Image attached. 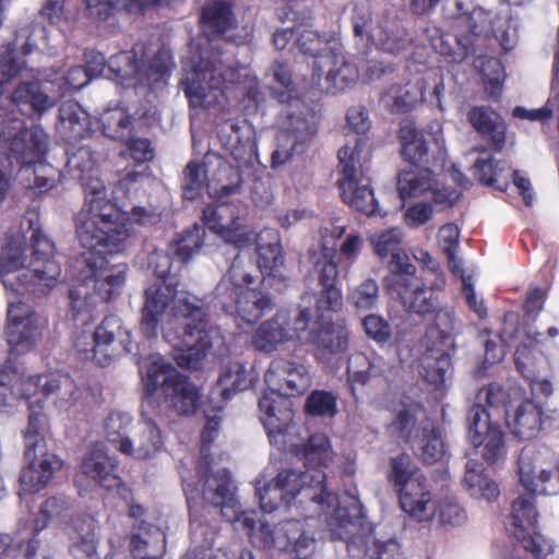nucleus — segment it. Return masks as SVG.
I'll return each mask as SVG.
<instances>
[{
    "mask_svg": "<svg viewBox=\"0 0 559 559\" xmlns=\"http://www.w3.org/2000/svg\"><path fill=\"white\" fill-rule=\"evenodd\" d=\"M317 313L307 342L313 344L322 355L344 353L348 347L349 331L343 320H326V313Z\"/></svg>",
    "mask_w": 559,
    "mask_h": 559,
    "instance_id": "nucleus-23",
    "label": "nucleus"
},
{
    "mask_svg": "<svg viewBox=\"0 0 559 559\" xmlns=\"http://www.w3.org/2000/svg\"><path fill=\"white\" fill-rule=\"evenodd\" d=\"M280 131L277 147L271 156L272 167L286 164L295 154L304 153L319 129L317 105L309 104L302 98L280 104Z\"/></svg>",
    "mask_w": 559,
    "mask_h": 559,
    "instance_id": "nucleus-6",
    "label": "nucleus"
},
{
    "mask_svg": "<svg viewBox=\"0 0 559 559\" xmlns=\"http://www.w3.org/2000/svg\"><path fill=\"white\" fill-rule=\"evenodd\" d=\"M296 46L302 55L311 56L313 61L312 80L320 82L324 68L336 61V55L329 48L328 43L317 32L302 25L297 26Z\"/></svg>",
    "mask_w": 559,
    "mask_h": 559,
    "instance_id": "nucleus-31",
    "label": "nucleus"
},
{
    "mask_svg": "<svg viewBox=\"0 0 559 559\" xmlns=\"http://www.w3.org/2000/svg\"><path fill=\"white\" fill-rule=\"evenodd\" d=\"M381 100L393 115L413 110L419 102V91L409 83L392 84L381 95Z\"/></svg>",
    "mask_w": 559,
    "mask_h": 559,
    "instance_id": "nucleus-45",
    "label": "nucleus"
},
{
    "mask_svg": "<svg viewBox=\"0 0 559 559\" xmlns=\"http://www.w3.org/2000/svg\"><path fill=\"white\" fill-rule=\"evenodd\" d=\"M148 266L154 278L144 289L141 332L147 340L155 338L164 313L174 302L164 338L182 353L177 357L179 366L197 369L212 347L207 309L194 296L177 298L180 276L171 272L173 257L169 253L152 252Z\"/></svg>",
    "mask_w": 559,
    "mask_h": 559,
    "instance_id": "nucleus-2",
    "label": "nucleus"
},
{
    "mask_svg": "<svg viewBox=\"0 0 559 559\" xmlns=\"http://www.w3.org/2000/svg\"><path fill=\"white\" fill-rule=\"evenodd\" d=\"M190 108H210L213 99L223 95L226 86L224 64L219 53L210 57L201 56L180 82Z\"/></svg>",
    "mask_w": 559,
    "mask_h": 559,
    "instance_id": "nucleus-13",
    "label": "nucleus"
},
{
    "mask_svg": "<svg viewBox=\"0 0 559 559\" xmlns=\"http://www.w3.org/2000/svg\"><path fill=\"white\" fill-rule=\"evenodd\" d=\"M170 63V57L165 51L158 50L148 62H145L138 57L134 49H131L110 56L107 67L114 79L123 85L153 87L169 75Z\"/></svg>",
    "mask_w": 559,
    "mask_h": 559,
    "instance_id": "nucleus-12",
    "label": "nucleus"
},
{
    "mask_svg": "<svg viewBox=\"0 0 559 559\" xmlns=\"http://www.w3.org/2000/svg\"><path fill=\"white\" fill-rule=\"evenodd\" d=\"M48 150V136L38 127L23 128L11 140L3 152L12 167L23 168L41 164Z\"/></svg>",
    "mask_w": 559,
    "mask_h": 559,
    "instance_id": "nucleus-20",
    "label": "nucleus"
},
{
    "mask_svg": "<svg viewBox=\"0 0 559 559\" xmlns=\"http://www.w3.org/2000/svg\"><path fill=\"white\" fill-rule=\"evenodd\" d=\"M202 498L205 503L218 508L222 518L233 522L240 514L230 473L223 468L205 476L202 484Z\"/></svg>",
    "mask_w": 559,
    "mask_h": 559,
    "instance_id": "nucleus-21",
    "label": "nucleus"
},
{
    "mask_svg": "<svg viewBox=\"0 0 559 559\" xmlns=\"http://www.w3.org/2000/svg\"><path fill=\"white\" fill-rule=\"evenodd\" d=\"M57 130L66 143L79 142L91 132L88 114L74 100H68L59 107Z\"/></svg>",
    "mask_w": 559,
    "mask_h": 559,
    "instance_id": "nucleus-33",
    "label": "nucleus"
},
{
    "mask_svg": "<svg viewBox=\"0 0 559 559\" xmlns=\"http://www.w3.org/2000/svg\"><path fill=\"white\" fill-rule=\"evenodd\" d=\"M257 264L262 276L283 278L284 255L280 243L258 245Z\"/></svg>",
    "mask_w": 559,
    "mask_h": 559,
    "instance_id": "nucleus-59",
    "label": "nucleus"
},
{
    "mask_svg": "<svg viewBox=\"0 0 559 559\" xmlns=\"http://www.w3.org/2000/svg\"><path fill=\"white\" fill-rule=\"evenodd\" d=\"M162 431L153 419H144L139 435L132 440V452L124 453L138 460H148L163 448Z\"/></svg>",
    "mask_w": 559,
    "mask_h": 559,
    "instance_id": "nucleus-41",
    "label": "nucleus"
},
{
    "mask_svg": "<svg viewBox=\"0 0 559 559\" xmlns=\"http://www.w3.org/2000/svg\"><path fill=\"white\" fill-rule=\"evenodd\" d=\"M419 167V170H403L399 174L397 190L403 200L418 197L430 189L432 167Z\"/></svg>",
    "mask_w": 559,
    "mask_h": 559,
    "instance_id": "nucleus-47",
    "label": "nucleus"
},
{
    "mask_svg": "<svg viewBox=\"0 0 559 559\" xmlns=\"http://www.w3.org/2000/svg\"><path fill=\"white\" fill-rule=\"evenodd\" d=\"M475 170L478 180L488 187L504 191L509 186V176L503 175L504 165L499 160L477 159Z\"/></svg>",
    "mask_w": 559,
    "mask_h": 559,
    "instance_id": "nucleus-60",
    "label": "nucleus"
},
{
    "mask_svg": "<svg viewBox=\"0 0 559 559\" xmlns=\"http://www.w3.org/2000/svg\"><path fill=\"white\" fill-rule=\"evenodd\" d=\"M402 510L419 522L436 515L430 484L426 476L395 490Z\"/></svg>",
    "mask_w": 559,
    "mask_h": 559,
    "instance_id": "nucleus-29",
    "label": "nucleus"
},
{
    "mask_svg": "<svg viewBox=\"0 0 559 559\" xmlns=\"http://www.w3.org/2000/svg\"><path fill=\"white\" fill-rule=\"evenodd\" d=\"M277 486L293 502L298 493L322 508H334L333 513L326 520L333 538L348 540L354 536L352 527L361 525L362 506L357 499H352L348 504L340 503L338 496L329 489L324 471L314 473L295 469H283L275 477Z\"/></svg>",
    "mask_w": 559,
    "mask_h": 559,
    "instance_id": "nucleus-4",
    "label": "nucleus"
},
{
    "mask_svg": "<svg viewBox=\"0 0 559 559\" xmlns=\"http://www.w3.org/2000/svg\"><path fill=\"white\" fill-rule=\"evenodd\" d=\"M27 466L20 475L21 490L26 493H35L44 489L61 469L62 461L49 451L35 452L34 456L25 457Z\"/></svg>",
    "mask_w": 559,
    "mask_h": 559,
    "instance_id": "nucleus-26",
    "label": "nucleus"
},
{
    "mask_svg": "<svg viewBox=\"0 0 559 559\" xmlns=\"http://www.w3.org/2000/svg\"><path fill=\"white\" fill-rule=\"evenodd\" d=\"M426 476L411 454L401 452L389 459L386 480L394 491L411 481L423 479Z\"/></svg>",
    "mask_w": 559,
    "mask_h": 559,
    "instance_id": "nucleus-42",
    "label": "nucleus"
},
{
    "mask_svg": "<svg viewBox=\"0 0 559 559\" xmlns=\"http://www.w3.org/2000/svg\"><path fill=\"white\" fill-rule=\"evenodd\" d=\"M264 381L269 391H264L259 399L261 421L270 438L288 430L293 421V409L286 397H296L305 394L311 386V377L308 369L294 360L276 357L264 373Z\"/></svg>",
    "mask_w": 559,
    "mask_h": 559,
    "instance_id": "nucleus-3",
    "label": "nucleus"
},
{
    "mask_svg": "<svg viewBox=\"0 0 559 559\" xmlns=\"http://www.w3.org/2000/svg\"><path fill=\"white\" fill-rule=\"evenodd\" d=\"M99 122L105 136L122 142L136 131L138 119L127 108L117 106L108 108L100 115Z\"/></svg>",
    "mask_w": 559,
    "mask_h": 559,
    "instance_id": "nucleus-39",
    "label": "nucleus"
},
{
    "mask_svg": "<svg viewBox=\"0 0 559 559\" xmlns=\"http://www.w3.org/2000/svg\"><path fill=\"white\" fill-rule=\"evenodd\" d=\"M516 539L534 559H558L552 540L539 534L537 530Z\"/></svg>",
    "mask_w": 559,
    "mask_h": 559,
    "instance_id": "nucleus-61",
    "label": "nucleus"
},
{
    "mask_svg": "<svg viewBox=\"0 0 559 559\" xmlns=\"http://www.w3.org/2000/svg\"><path fill=\"white\" fill-rule=\"evenodd\" d=\"M358 145L338 150L337 188L344 203L368 216L379 213V203L371 188V179L360 163Z\"/></svg>",
    "mask_w": 559,
    "mask_h": 559,
    "instance_id": "nucleus-10",
    "label": "nucleus"
},
{
    "mask_svg": "<svg viewBox=\"0 0 559 559\" xmlns=\"http://www.w3.org/2000/svg\"><path fill=\"white\" fill-rule=\"evenodd\" d=\"M32 52V46L24 43L19 46L16 40L8 43L0 52V70L8 80L17 76L25 67V57Z\"/></svg>",
    "mask_w": 559,
    "mask_h": 559,
    "instance_id": "nucleus-54",
    "label": "nucleus"
},
{
    "mask_svg": "<svg viewBox=\"0 0 559 559\" xmlns=\"http://www.w3.org/2000/svg\"><path fill=\"white\" fill-rule=\"evenodd\" d=\"M423 377L435 385L442 384L452 366L451 356L447 352L429 350L423 357Z\"/></svg>",
    "mask_w": 559,
    "mask_h": 559,
    "instance_id": "nucleus-58",
    "label": "nucleus"
},
{
    "mask_svg": "<svg viewBox=\"0 0 559 559\" xmlns=\"http://www.w3.org/2000/svg\"><path fill=\"white\" fill-rule=\"evenodd\" d=\"M70 539L69 551L75 559L93 558L97 554L95 526L91 521L76 527Z\"/></svg>",
    "mask_w": 559,
    "mask_h": 559,
    "instance_id": "nucleus-55",
    "label": "nucleus"
},
{
    "mask_svg": "<svg viewBox=\"0 0 559 559\" xmlns=\"http://www.w3.org/2000/svg\"><path fill=\"white\" fill-rule=\"evenodd\" d=\"M63 378L58 372H49L20 379L21 397L31 403H41L60 390Z\"/></svg>",
    "mask_w": 559,
    "mask_h": 559,
    "instance_id": "nucleus-40",
    "label": "nucleus"
},
{
    "mask_svg": "<svg viewBox=\"0 0 559 559\" xmlns=\"http://www.w3.org/2000/svg\"><path fill=\"white\" fill-rule=\"evenodd\" d=\"M233 522L239 524L246 531L253 544L264 549L275 548L276 526L271 528L269 523L260 521L259 527L255 530L254 511H242Z\"/></svg>",
    "mask_w": 559,
    "mask_h": 559,
    "instance_id": "nucleus-46",
    "label": "nucleus"
},
{
    "mask_svg": "<svg viewBox=\"0 0 559 559\" xmlns=\"http://www.w3.org/2000/svg\"><path fill=\"white\" fill-rule=\"evenodd\" d=\"M25 237L23 235H5V241L0 249V275L20 270L24 266Z\"/></svg>",
    "mask_w": 559,
    "mask_h": 559,
    "instance_id": "nucleus-49",
    "label": "nucleus"
},
{
    "mask_svg": "<svg viewBox=\"0 0 559 559\" xmlns=\"http://www.w3.org/2000/svg\"><path fill=\"white\" fill-rule=\"evenodd\" d=\"M305 412L311 416L332 417L337 413L336 397L331 392L314 390L306 400Z\"/></svg>",
    "mask_w": 559,
    "mask_h": 559,
    "instance_id": "nucleus-64",
    "label": "nucleus"
},
{
    "mask_svg": "<svg viewBox=\"0 0 559 559\" xmlns=\"http://www.w3.org/2000/svg\"><path fill=\"white\" fill-rule=\"evenodd\" d=\"M74 348L81 360L107 367L119 356L138 350V345L133 343L131 331L124 326L121 318L108 314L91 335L81 333Z\"/></svg>",
    "mask_w": 559,
    "mask_h": 559,
    "instance_id": "nucleus-8",
    "label": "nucleus"
},
{
    "mask_svg": "<svg viewBox=\"0 0 559 559\" xmlns=\"http://www.w3.org/2000/svg\"><path fill=\"white\" fill-rule=\"evenodd\" d=\"M43 423V414L36 412L31 413L27 428L24 431L25 457L34 456L35 452L48 451L45 438L41 435Z\"/></svg>",
    "mask_w": 559,
    "mask_h": 559,
    "instance_id": "nucleus-62",
    "label": "nucleus"
},
{
    "mask_svg": "<svg viewBox=\"0 0 559 559\" xmlns=\"http://www.w3.org/2000/svg\"><path fill=\"white\" fill-rule=\"evenodd\" d=\"M463 485L473 498L479 500L492 502L500 496L499 485L485 473L484 464L477 460L466 462Z\"/></svg>",
    "mask_w": 559,
    "mask_h": 559,
    "instance_id": "nucleus-37",
    "label": "nucleus"
},
{
    "mask_svg": "<svg viewBox=\"0 0 559 559\" xmlns=\"http://www.w3.org/2000/svg\"><path fill=\"white\" fill-rule=\"evenodd\" d=\"M263 277L253 275L236 257L214 288L212 302L224 313L253 324L274 308L272 296L260 285Z\"/></svg>",
    "mask_w": 559,
    "mask_h": 559,
    "instance_id": "nucleus-5",
    "label": "nucleus"
},
{
    "mask_svg": "<svg viewBox=\"0 0 559 559\" xmlns=\"http://www.w3.org/2000/svg\"><path fill=\"white\" fill-rule=\"evenodd\" d=\"M385 287L396 295L407 312L420 317L431 316L440 306L441 290L437 286H427L416 276V271H404L402 274L388 275Z\"/></svg>",
    "mask_w": 559,
    "mask_h": 559,
    "instance_id": "nucleus-15",
    "label": "nucleus"
},
{
    "mask_svg": "<svg viewBox=\"0 0 559 559\" xmlns=\"http://www.w3.org/2000/svg\"><path fill=\"white\" fill-rule=\"evenodd\" d=\"M66 167L83 189L84 203L76 214L75 234L86 250L81 283L69 292L73 319L98 304L109 302L121 294L128 265L110 264L108 255L121 252L129 238V214L116 200L108 198L107 188L98 177L97 162L87 145L67 143Z\"/></svg>",
    "mask_w": 559,
    "mask_h": 559,
    "instance_id": "nucleus-1",
    "label": "nucleus"
},
{
    "mask_svg": "<svg viewBox=\"0 0 559 559\" xmlns=\"http://www.w3.org/2000/svg\"><path fill=\"white\" fill-rule=\"evenodd\" d=\"M12 99L17 106H29L34 112L38 114L46 111L52 105L38 81L21 82L13 91Z\"/></svg>",
    "mask_w": 559,
    "mask_h": 559,
    "instance_id": "nucleus-50",
    "label": "nucleus"
},
{
    "mask_svg": "<svg viewBox=\"0 0 559 559\" xmlns=\"http://www.w3.org/2000/svg\"><path fill=\"white\" fill-rule=\"evenodd\" d=\"M200 24L210 36H222L235 24L233 5L226 0H211L201 9Z\"/></svg>",
    "mask_w": 559,
    "mask_h": 559,
    "instance_id": "nucleus-36",
    "label": "nucleus"
},
{
    "mask_svg": "<svg viewBox=\"0 0 559 559\" xmlns=\"http://www.w3.org/2000/svg\"><path fill=\"white\" fill-rule=\"evenodd\" d=\"M468 436L475 448L483 445L484 461L493 466L507 456L506 433L483 405H472L466 415Z\"/></svg>",
    "mask_w": 559,
    "mask_h": 559,
    "instance_id": "nucleus-16",
    "label": "nucleus"
},
{
    "mask_svg": "<svg viewBox=\"0 0 559 559\" xmlns=\"http://www.w3.org/2000/svg\"><path fill=\"white\" fill-rule=\"evenodd\" d=\"M271 70L274 81L278 84V86H273L271 88V95L278 104L300 98L297 95L296 84L293 81L292 72L285 62L275 60Z\"/></svg>",
    "mask_w": 559,
    "mask_h": 559,
    "instance_id": "nucleus-56",
    "label": "nucleus"
},
{
    "mask_svg": "<svg viewBox=\"0 0 559 559\" xmlns=\"http://www.w3.org/2000/svg\"><path fill=\"white\" fill-rule=\"evenodd\" d=\"M311 272L320 287L316 296V312L337 313L344 300L340 284V259L334 246L321 242L319 250L310 254Z\"/></svg>",
    "mask_w": 559,
    "mask_h": 559,
    "instance_id": "nucleus-14",
    "label": "nucleus"
},
{
    "mask_svg": "<svg viewBox=\"0 0 559 559\" xmlns=\"http://www.w3.org/2000/svg\"><path fill=\"white\" fill-rule=\"evenodd\" d=\"M275 548L288 552L294 559H313L317 540L309 535L304 524L295 519L280 522L276 525Z\"/></svg>",
    "mask_w": 559,
    "mask_h": 559,
    "instance_id": "nucleus-28",
    "label": "nucleus"
},
{
    "mask_svg": "<svg viewBox=\"0 0 559 559\" xmlns=\"http://www.w3.org/2000/svg\"><path fill=\"white\" fill-rule=\"evenodd\" d=\"M324 74L326 82L325 90L333 94L344 91L358 79L357 69L346 62L343 57L338 58L337 56L336 61H333L330 66L324 68L323 75Z\"/></svg>",
    "mask_w": 559,
    "mask_h": 559,
    "instance_id": "nucleus-51",
    "label": "nucleus"
},
{
    "mask_svg": "<svg viewBox=\"0 0 559 559\" xmlns=\"http://www.w3.org/2000/svg\"><path fill=\"white\" fill-rule=\"evenodd\" d=\"M305 472L323 471L332 461L330 441L323 433L311 435L302 445Z\"/></svg>",
    "mask_w": 559,
    "mask_h": 559,
    "instance_id": "nucleus-44",
    "label": "nucleus"
},
{
    "mask_svg": "<svg viewBox=\"0 0 559 559\" xmlns=\"http://www.w3.org/2000/svg\"><path fill=\"white\" fill-rule=\"evenodd\" d=\"M145 395V404L152 406L154 399L158 397L179 415L194 414L200 399L199 390L189 377L162 359L152 361L147 367Z\"/></svg>",
    "mask_w": 559,
    "mask_h": 559,
    "instance_id": "nucleus-7",
    "label": "nucleus"
},
{
    "mask_svg": "<svg viewBox=\"0 0 559 559\" xmlns=\"http://www.w3.org/2000/svg\"><path fill=\"white\" fill-rule=\"evenodd\" d=\"M520 483L527 493L519 496L511 506V521L515 538L537 530L538 512L536 509V484L530 474L520 468Z\"/></svg>",
    "mask_w": 559,
    "mask_h": 559,
    "instance_id": "nucleus-25",
    "label": "nucleus"
},
{
    "mask_svg": "<svg viewBox=\"0 0 559 559\" xmlns=\"http://www.w3.org/2000/svg\"><path fill=\"white\" fill-rule=\"evenodd\" d=\"M32 255L27 267L17 276L21 287L33 295H47L59 282L61 263L55 243L38 228L31 236Z\"/></svg>",
    "mask_w": 559,
    "mask_h": 559,
    "instance_id": "nucleus-11",
    "label": "nucleus"
},
{
    "mask_svg": "<svg viewBox=\"0 0 559 559\" xmlns=\"http://www.w3.org/2000/svg\"><path fill=\"white\" fill-rule=\"evenodd\" d=\"M370 243L373 253L381 260H389V275H400L402 272L411 270L416 271V266L411 263L409 258L404 250L403 233L399 228H389L376 233L370 237Z\"/></svg>",
    "mask_w": 559,
    "mask_h": 559,
    "instance_id": "nucleus-24",
    "label": "nucleus"
},
{
    "mask_svg": "<svg viewBox=\"0 0 559 559\" xmlns=\"http://www.w3.org/2000/svg\"><path fill=\"white\" fill-rule=\"evenodd\" d=\"M424 407L420 402L405 399L393 411V419L388 425V432L407 444L415 443L414 431L417 426L418 415Z\"/></svg>",
    "mask_w": 559,
    "mask_h": 559,
    "instance_id": "nucleus-35",
    "label": "nucleus"
},
{
    "mask_svg": "<svg viewBox=\"0 0 559 559\" xmlns=\"http://www.w3.org/2000/svg\"><path fill=\"white\" fill-rule=\"evenodd\" d=\"M416 439H418L419 456L424 463L435 464L443 457L445 450L439 428L423 426L419 435L415 436Z\"/></svg>",
    "mask_w": 559,
    "mask_h": 559,
    "instance_id": "nucleus-52",
    "label": "nucleus"
},
{
    "mask_svg": "<svg viewBox=\"0 0 559 559\" xmlns=\"http://www.w3.org/2000/svg\"><path fill=\"white\" fill-rule=\"evenodd\" d=\"M166 546V534L159 526L146 520L132 524L130 552L134 559H162Z\"/></svg>",
    "mask_w": 559,
    "mask_h": 559,
    "instance_id": "nucleus-27",
    "label": "nucleus"
},
{
    "mask_svg": "<svg viewBox=\"0 0 559 559\" xmlns=\"http://www.w3.org/2000/svg\"><path fill=\"white\" fill-rule=\"evenodd\" d=\"M81 473L96 486L111 490L117 488L119 495L127 499L131 490L118 475V462L102 449H93L81 463Z\"/></svg>",
    "mask_w": 559,
    "mask_h": 559,
    "instance_id": "nucleus-22",
    "label": "nucleus"
},
{
    "mask_svg": "<svg viewBox=\"0 0 559 559\" xmlns=\"http://www.w3.org/2000/svg\"><path fill=\"white\" fill-rule=\"evenodd\" d=\"M346 374L353 392L357 386L388 382L386 362L383 357H369L361 352L353 353L348 357Z\"/></svg>",
    "mask_w": 559,
    "mask_h": 559,
    "instance_id": "nucleus-30",
    "label": "nucleus"
},
{
    "mask_svg": "<svg viewBox=\"0 0 559 559\" xmlns=\"http://www.w3.org/2000/svg\"><path fill=\"white\" fill-rule=\"evenodd\" d=\"M132 417L118 411L110 412L104 423L107 441L122 454L132 452V440L129 438Z\"/></svg>",
    "mask_w": 559,
    "mask_h": 559,
    "instance_id": "nucleus-43",
    "label": "nucleus"
},
{
    "mask_svg": "<svg viewBox=\"0 0 559 559\" xmlns=\"http://www.w3.org/2000/svg\"><path fill=\"white\" fill-rule=\"evenodd\" d=\"M397 138L402 145V155L414 166L442 167L445 147L442 139L425 134L417 130L412 121L401 124Z\"/></svg>",
    "mask_w": 559,
    "mask_h": 559,
    "instance_id": "nucleus-17",
    "label": "nucleus"
},
{
    "mask_svg": "<svg viewBox=\"0 0 559 559\" xmlns=\"http://www.w3.org/2000/svg\"><path fill=\"white\" fill-rule=\"evenodd\" d=\"M379 298V286L373 278H366L348 293V301L357 310L372 309Z\"/></svg>",
    "mask_w": 559,
    "mask_h": 559,
    "instance_id": "nucleus-63",
    "label": "nucleus"
},
{
    "mask_svg": "<svg viewBox=\"0 0 559 559\" xmlns=\"http://www.w3.org/2000/svg\"><path fill=\"white\" fill-rule=\"evenodd\" d=\"M206 175L201 163L190 160L182 170L181 195L185 200L194 201L203 195Z\"/></svg>",
    "mask_w": 559,
    "mask_h": 559,
    "instance_id": "nucleus-57",
    "label": "nucleus"
},
{
    "mask_svg": "<svg viewBox=\"0 0 559 559\" xmlns=\"http://www.w3.org/2000/svg\"><path fill=\"white\" fill-rule=\"evenodd\" d=\"M66 510L67 503L64 500L57 497L46 499L35 519L33 537L31 539L12 545L9 543L10 537L8 535L0 537L1 544L4 545L0 552V559H34L40 545L37 535L48 526L53 518L60 516Z\"/></svg>",
    "mask_w": 559,
    "mask_h": 559,
    "instance_id": "nucleus-19",
    "label": "nucleus"
},
{
    "mask_svg": "<svg viewBox=\"0 0 559 559\" xmlns=\"http://www.w3.org/2000/svg\"><path fill=\"white\" fill-rule=\"evenodd\" d=\"M204 235L203 226L193 224L192 227L177 235L170 242L169 249L179 261L187 263L202 248Z\"/></svg>",
    "mask_w": 559,
    "mask_h": 559,
    "instance_id": "nucleus-48",
    "label": "nucleus"
},
{
    "mask_svg": "<svg viewBox=\"0 0 559 559\" xmlns=\"http://www.w3.org/2000/svg\"><path fill=\"white\" fill-rule=\"evenodd\" d=\"M509 392L501 384L491 382L478 390L476 402L473 405H483L493 418L496 413L499 417H506V412H509Z\"/></svg>",
    "mask_w": 559,
    "mask_h": 559,
    "instance_id": "nucleus-53",
    "label": "nucleus"
},
{
    "mask_svg": "<svg viewBox=\"0 0 559 559\" xmlns=\"http://www.w3.org/2000/svg\"><path fill=\"white\" fill-rule=\"evenodd\" d=\"M486 14L473 10L461 17L460 23L444 32L436 25H428L423 33L431 48L449 62L461 63L477 52L481 33L486 28Z\"/></svg>",
    "mask_w": 559,
    "mask_h": 559,
    "instance_id": "nucleus-9",
    "label": "nucleus"
},
{
    "mask_svg": "<svg viewBox=\"0 0 559 559\" xmlns=\"http://www.w3.org/2000/svg\"><path fill=\"white\" fill-rule=\"evenodd\" d=\"M293 337L287 329L286 316L276 313L260 324L252 335V347L261 353H272L278 345Z\"/></svg>",
    "mask_w": 559,
    "mask_h": 559,
    "instance_id": "nucleus-38",
    "label": "nucleus"
},
{
    "mask_svg": "<svg viewBox=\"0 0 559 559\" xmlns=\"http://www.w3.org/2000/svg\"><path fill=\"white\" fill-rule=\"evenodd\" d=\"M544 411L542 405L531 399L522 401L514 413L506 412V424L511 432L520 439L535 437L543 425Z\"/></svg>",
    "mask_w": 559,
    "mask_h": 559,
    "instance_id": "nucleus-32",
    "label": "nucleus"
},
{
    "mask_svg": "<svg viewBox=\"0 0 559 559\" xmlns=\"http://www.w3.org/2000/svg\"><path fill=\"white\" fill-rule=\"evenodd\" d=\"M5 335L10 354H25L36 346L38 325L35 313L26 304L16 302L9 306Z\"/></svg>",
    "mask_w": 559,
    "mask_h": 559,
    "instance_id": "nucleus-18",
    "label": "nucleus"
},
{
    "mask_svg": "<svg viewBox=\"0 0 559 559\" xmlns=\"http://www.w3.org/2000/svg\"><path fill=\"white\" fill-rule=\"evenodd\" d=\"M467 119L478 133L489 138L495 151L503 148L507 124L495 110L488 106H474L468 110Z\"/></svg>",
    "mask_w": 559,
    "mask_h": 559,
    "instance_id": "nucleus-34",
    "label": "nucleus"
}]
</instances>
